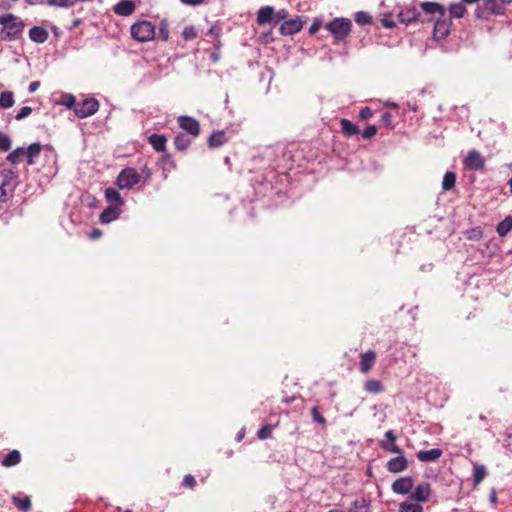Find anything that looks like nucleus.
Instances as JSON below:
<instances>
[{"label": "nucleus", "mask_w": 512, "mask_h": 512, "mask_svg": "<svg viewBox=\"0 0 512 512\" xmlns=\"http://www.w3.org/2000/svg\"><path fill=\"white\" fill-rule=\"evenodd\" d=\"M288 11L286 9H280L276 13L274 12V23H278L281 20H287L288 18Z\"/></svg>", "instance_id": "nucleus-55"}, {"label": "nucleus", "mask_w": 512, "mask_h": 512, "mask_svg": "<svg viewBox=\"0 0 512 512\" xmlns=\"http://www.w3.org/2000/svg\"><path fill=\"white\" fill-rule=\"evenodd\" d=\"M11 500H12V503L21 512H29L31 510V500L28 496L19 497L17 495H13Z\"/></svg>", "instance_id": "nucleus-29"}, {"label": "nucleus", "mask_w": 512, "mask_h": 512, "mask_svg": "<svg viewBox=\"0 0 512 512\" xmlns=\"http://www.w3.org/2000/svg\"><path fill=\"white\" fill-rule=\"evenodd\" d=\"M365 390L373 394H378L384 391V386L379 380L369 379L365 383Z\"/></svg>", "instance_id": "nucleus-37"}, {"label": "nucleus", "mask_w": 512, "mask_h": 512, "mask_svg": "<svg viewBox=\"0 0 512 512\" xmlns=\"http://www.w3.org/2000/svg\"><path fill=\"white\" fill-rule=\"evenodd\" d=\"M312 417H313V420L317 423H320V424H324L326 422L325 418L320 414L319 410H318V407H313L312 408Z\"/></svg>", "instance_id": "nucleus-56"}, {"label": "nucleus", "mask_w": 512, "mask_h": 512, "mask_svg": "<svg viewBox=\"0 0 512 512\" xmlns=\"http://www.w3.org/2000/svg\"><path fill=\"white\" fill-rule=\"evenodd\" d=\"M373 117V111L370 107H364L359 112V118L363 121L368 120Z\"/></svg>", "instance_id": "nucleus-54"}, {"label": "nucleus", "mask_w": 512, "mask_h": 512, "mask_svg": "<svg viewBox=\"0 0 512 512\" xmlns=\"http://www.w3.org/2000/svg\"><path fill=\"white\" fill-rule=\"evenodd\" d=\"M59 104L60 105H63L65 107H67L68 109H73L75 108L76 106V98L74 95L72 94H63L60 101H59Z\"/></svg>", "instance_id": "nucleus-41"}, {"label": "nucleus", "mask_w": 512, "mask_h": 512, "mask_svg": "<svg viewBox=\"0 0 512 512\" xmlns=\"http://www.w3.org/2000/svg\"><path fill=\"white\" fill-rule=\"evenodd\" d=\"M39 86H40L39 81H33L29 84L28 90L30 93H33L39 88Z\"/></svg>", "instance_id": "nucleus-62"}, {"label": "nucleus", "mask_w": 512, "mask_h": 512, "mask_svg": "<svg viewBox=\"0 0 512 512\" xmlns=\"http://www.w3.org/2000/svg\"><path fill=\"white\" fill-rule=\"evenodd\" d=\"M504 447L512 452V426L507 428L505 439H504Z\"/></svg>", "instance_id": "nucleus-52"}, {"label": "nucleus", "mask_w": 512, "mask_h": 512, "mask_svg": "<svg viewBox=\"0 0 512 512\" xmlns=\"http://www.w3.org/2000/svg\"><path fill=\"white\" fill-rule=\"evenodd\" d=\"M120 207L112 206L105 208L102 213L100 214V221L103 224H107L112 222L113 220L117 219L120 214Z\"/></svg>", "instance_id": "nucleus-23"}, {"label": "nucleus", "mask_w": 512, "mask_h": 512, "mask_svg": "<svg viewBox=\"0 0 512 512\" xmlns=\"http://www.w3.org/2000/svg\"><path fill=\"white\" fill-rule=\"evenodd\" d=\"M355 21L361 26L370 25L373 23L372 16L364 11H359L355 14Z\"/></svg>", "instance_id": "nucleus-39"}, {"label": "nucleus", "mask_w": 512, "mask_h": 512, "mask_svg": "<svg viewBox=\"0 0 512 512\" xmlns=\"http://www.w3.org/2000/svg\"><path fill=\"white\" fill-rule=\"evenodd\" d=\"M419 16L420 13L414 7L402 10L398 15L400 21L405 24H410L414 21H417Z\"/></svg>", "instance_id": "nucleus-25"}, {"label": "nucleus", "mask_w": 512, "mask_h": 512, "mask_svg": "<svg viewBox=\"0 0 512 512\" xmlns=\"http://www.w3.org/2000/svg\"><path fill=\"white\" fill-rule=\"evenodd\" d=\"M99 110V102L95 98H86L76 104L74 113L79 118H86Z\"/></svg>", "instance_id": "nucleus-7"}, {"label": "nucleus", "mask_w": 512, "mask_h": 512, "mask_svg": "<svg viewBox=\"0 0 512 512\" xmlns=\"http://www.w3.org/2000/svg\"><path fill=\"white\" fill-rule=\"evenodd\" d=\"M177 122L179 127L192 138H196L200 134V124L195 118L182 115L178 117Z\"/></svg>", "instance_id": "nucleus-8"}, {"label": "nucleus", "mask_w": 512, "mask_h": 512, "mask_svg": "<svg viewBox=\"0 0 512 512\" xmlns=\"http://www.w3.org/2000/svg\"><path fill=\"white\" fill-rule=\"evenodd\" d=\"M15 103L14 93L12 91H3L0 94V107L3 109L11 108Z\"/></svg>", "instance_id": "nucleus-34"}, {"label": "nucleus", "mask_w": 512, "mask_h": 512, "mask_svg": "<svg viewBox=\"0 0 512 512\" xmlns=\"http://www.w3.org/2000/svg\"><path fill=\"white\" fill-rule=\"evenodd\" d=\"M274 427L272 424L263 425L257 432L258 438L261 440L271 438Z\"/></svg>", "instance_id": "nucleus-42"}, {"label": "nucleus", "mask_w": 512, "mask_h": 512, "mask_svg": "<svg viewBox=\"0 0 512 512\" xmlns=\"http://www.w3.org/2000/svg\"><path fill=\"white\" fill-rule=\"evenodd\" d=\"M45 158L49 162L48 168H47V174L48 175H55L57 173V154L53 149H49L45 152Z\"/></svg>", "instance_id": "nucleus-31"}, {"label": "nucleus", "mask_w": 512, "mask_h": 512, "mask_svg": "<svg viewBox=\"0 0 512 512\" xmlns=\"http://www.w3.org/2000/svg\"><path fill=\"white\" fill-rule=\"evenodd\" d=\"M449 11H450V14L455 17V18H461L465 11H466V8H465V5L460 2V3H453L450 5V8H449Z\"/></svg>", "instance_id": "nucleus-40"}, {"label": "nucleus", "mask_w": 512, "mask_h": 512, "mask_svg": "<svg viewBox=\"0 0 512 512\" xmlns=\"http://www.w3.org/2000/svg\"><path fill=\"white\" fill-rule=\"evenodd\" d=\"M274 21V8L272 6L261 7L257 11L256 22L262 26Z\"/></svg>", "instance_id": "nucleus-14"}, {"label": "nucleus", "mask_w": 512, "mask_h": 512, "mask_svg": "<svg viewBox=\"0 0 512 512\" xmlns=\"http://www.w3.org/2000/svg\"><path fill=\"white\" fill-rule=\"evenodd\" d=\"M158 35L162 41L166 42L169 39L168 23L164 20L160 22Z\"/></svg>", "instance_id": "nucleus-47"}, {"label": "nucleus", "mask_w": 512, "mask_h": 512, "mask_svg": "<svg viewBox=\"0 0 512 512\" xmlns=\"http://www.w3.org/2000/svg\"><path fill=\"white\" fill-rule=\"evenodd\" d=\"M456 182V174L451 171H447L444 174L443 181H442V188L445 191L451 190Z\"/></svg>", "instance_id": "nucleus-38"}, {"label": "nucleus", "mask_w": 512, "mask_h": 512, "mask_svg": "<svg viewBox=\"0 0 512 512\" xmlns=\"http://www.w3.org/2000/svg\"><path fill=\"white\" fill-rule=\"evenodd\" d=\"M465 234L469 240H480L483 236V231L480 227H473L468 229Z\"/></svg>", "instance_id": "nucleus-44"}, {"label": "nucleus", "mask_w": 512, "mask_h": 512, "mask_svg": "<svg viewBox=\"0 0 512 512\" xmlns=\"http://www.w3.org/2000/svg\"><path fill=\"white\" fill-rule=\"evenodd\" d=\"M21 461V454L18 450H12L1 460L4 467H12L19 464Z\"/></svg>", "instance_id": "nucleus-30"}, {"label": "nucleus", "mask_w": 512, "mask_h": 512, "mask_svg": "<svg viewBox=\"0 0 512 512\" xmlns=\"http://www.w3.org/2000/svg\"><path fill=\"white\" fill-rule=\"evenodd\" d=\"M377 133V128L375 125H369L362 131V136L365 139H370L374 137Z\"/></svg>", "instance_id": "nucleus-53"}, {"label": "nucleus", "mask_w": 512, "mask_h": 512, "mask_svg": "<svg viewBox=\"0 0 512 512\" xmlns=\"http://www.w3.org/2000/svg\"><path fill=\"white\" fill-rule=\"evenodd\" d=\"M31 113H32V108L29 106H24L19 109V111L15 115V119L22 120V119L28 117Z\"/></svg>", "instance_id": "nucleus-50"}, {"label": "nucleus", "mask_w": 512, "mask_h": 512, "mask_svg": "<svg viewBox=\"0 0 512 512\" xmlns=\"http://www.w3.org/2000/svg\"><path fill=\"white\" fill-rule=\"evenodd\" d=\"M443 454L440 448H433L430 450H420L417 452L416 457L421 462H434L438 460Z\"/></svg>", "instance_id": "nucleus-16"}, {"label": "nucleus", "mask_w": 512, "mask_h": 512, "mask_svg": "<svg viewBox=\"0 0 512 512\" xmlns=\"http://www.w3.org/2000/svg\"><path fill=\"white\" fill-rule=\"evenodd\" d=\"M141 180V175L135 168L127 167L123 169L117 177V185L121 189H130L138 184Z\"/></svg>", "instance_id": "nucleus-5"}, {"label": "nucleus", "mask_w": 512, "mask_h": 512, "mask_svg": "<svg viewBox=\"0 0 512 512\" xmlns=\"http://www.w3.org/2000/svg\"><path fill=\"white\" fill-rule=\"evenodd\" d=\"M192 143V137H190L187 134L179 133L174 138V145L177 150L179 151H185L189 148V146Z\"/></svg>", "instance_id": "nucleus-28"}, {"label": "nucleus", "mask_w": 512, "mask_h": 512, "mask_svg": "<svg viewBox=\"0 0 512 512\" xmlns=\"http://www.w3.org/2000/svg\"><path fill=\"white\" fill-rule=\"evenodd\" d=\"M413 486L414 481L412 477L407 476L396 479L392 483L391 488L394 493L404 495L409 493L412 490Z\"/></svg>", "instance_id": "nucleus-11"}, {"label": "nucleus", "mask_w": 512, "mask_h": 512, "mask_svg": "<svg viewBox=\"0 0 512 512\" xmlns=\"http://www.w3.org/2000/svg\"><path fill=\"white\" fill-rule=\"evenodd\" d=\"M381 447L388 452L395 453V454H402V450L399 448V446L395 442H381Z\"/></svg>", "instance_id": "nucleus-48"}, {"label": "nucleus", "mask_w": 512, "mask_h": 512, "mask_svg": "<svg viewBox=\"0 0 512 512\" xmlns=\"http://www.w3.org/2000/svg\"><path fill=\"white\" fill-rule=\"evenodd\" d=\"M382 23H383V26L386 28H392L395 26V24L389 20H383Z\"/></svg>", "instance_id": "nucleus-64"}, {"label": "nucleus", "mask_w": 512, "mask_h": 512, "mask_svg": "<svg viewBox=\"0 0 512 512\" xmlns=\"http://www.w3.org/2000/svg\"><path fill=\"white\" fill-rule=\"evenodd\" d=\"M183 4L189 6H198L205 2V0H180Z\"/></svg>", "instance_id": "nucleus-60"}, {"label": "nucleus", "mask_w": 512, "mask_h": 512, "mask_svg": "<svg viewBox=\"0 0 512 512\" xmlns=\"http://www.w3.org/2000/svg\"><path fill=\"white\" fill-rule=\"evenodd\" d=\"M136 6L132 0H122L114 7V12L120 16H129L134 13Z\"/></svg>", "instance_id": "nucleus-18"}, {"label": "nucleus", "mask_w": 512, "mask_h": 512, "mask_svg": "<svg viewBox=\"0 0 512 512\" xmlns=\"http://www.w3.org/2000/svg\"><path fill=\"white\" fill-rule=\"evenodd\" d=\"M76 2L77 0H47L48 4L60 7H70L73 6Z\"/></svg>", "instance_id": "nucleus-49"}, {"label": "nucleus", "mask_w": 512, "mask_h": 512, "mask_svg": "<svg viewBox=\"0 0 512 512\" xmlns=\"http://www.w3.org/2000/svg\"><path fill=\"white\" fill-rule=\"evenodd\" d=\"M352 22L348 18L338 17L325 25L336 41L345 40L351 33Z\"/></svg>", "instance_id": "nucleus-3"}, {"label": "nucleus", "mask_w": 512, "mask_h": 512, "mask_svg": "<svg viewBox=\"0 0 512 512\" xmlns=\"http://www.w3.org/2000/svg\"><path fill=\"white\" fill-rule=\"evenodd\" d=\"M347 512H371V501L366 497L353 500Z\"/></svg>", "instance_id": "nucleus-15"}, {"label": "nucleus", "mask_w": 512, "mask_h": 512, "mask_svg": "<svg viewBox=\"0 0 512 512\" xmlns=\"http://www.w3.org/2000/svg\"><path fill=\"white\" fill-rule=\"evenodd\" d=\"M48 37V31L42 26H33L29 30V38L35 43H44Z\"/></svg>", "instance_id": "nucleus-19"}, {"label": "nucleus", "mask_w": 512, "mask_h": 512, "mask_svg": "<svg viewBox=\"0 0 512 512\" xmlns=\"http://www.w3.org/2000/svg\"><path fill=\"white\" fill-rule=\"evenodd\" d=\"M321 26H322V20L319 18H315L309 28V33L315 34L316 32H318V30L320 29Z\"/></svg>", "instance_id": "nucleus-57"}, {"label": "nucleus", "mask_w": 512, "mask_h": 512, "mask_svg": "<svg viewBox=\"0 0 512 512\" xmlns=\"http://www.w3.org/2000/svg\"><path fill=\"white\" fill-rule=\"evenodd\" d=\"M162 162L164 164H173L172 157L169 154H165L162 156Z\"/></svg>", "instance_id": "nucleus-63"}, {"label": "nucleus", "mask_w": 512, "mask_h": 512, "mask_svg": "<svg viewBox=\"0 0 512 512\" xmlns=\"http://www.w3.org/2000/svg\"><path fill=\"white\" fill-rule=\"evenodd\" d=\"M392 114L390 112H384L381 115L380 122L386 126H391L392 123Z\"/></svg>", "instance_id": "nucleus-58"}, {"label": "nucleus", "mask_w": 512, "mask_h": 512, "mask_svg": "<svg viewBox=\"0 0 512 512\" xmlns=\"http://www.w3.org/2000/svg\"><path fill=\"white\" fill-rule=\"evenodd\" d=\"M148 143L157 152H164L166 150L167 138L165 135L153 133L148 137Z\"/></svg>", "instance_id": "nucleus-20"}, {"label": "nucleus", "mask_w": 512, "mask_h": 512, "mask_svg": "<svg viewBox=\"0 0 512 512\" xmlns=\"http://www.w3.org/2000/svg\"><path fill=\"white\" fill-rule=\"evenodd\" d=\"M448 34H449V24H447L444 20L440 21L438 19L434 25V35L439 38H444Z\"/></svg>", "instance_id": "nucleus-36"}, {"label": "nucleus", "mask_w": 512, "mask_h": 512, "mask_svg": "<svg viewBox=\"0 0 512 512\" xmlns=\"http://www.w3.org/2000/svg\"><path fill=\"white\" fill-rule=\"evenodd\" d=\"M221 33H222L221 27L216 25V24H214L208 30L207 35L211 36L215 40H218L220 35H221Z\"/></svg>", "instance_id": "nucleus-51"}, {"label": "nucleus", "mask_w": 512, "mask_h": 512, "mask_svg": "<svg viewBox=\"0 0 512 512\" xmlns=\"http://www.w3.org/2000/svg\"><path fill=\"white\" fill-rule=\"evenodd\" d=\"M385 437H386V439H387V441H388L387 443H389V442H395V441H396V439H397V436H396V434L394 433V431H393V430H388V431L385 433Z\"/></svg>", "instance_id": "nucleus-61"}, {"label": "nucleus", "mask_w": 512, "mask_h": 512, "mask_svg": "<svg viewBox=\"0 0 512 512\" xmlns=\"http://www.w3.org/2000/svg\"><path fill=\"white\" fill-rule=\"evenodd\" d=\"M340 127L342 133L347 137H352L360 133L358 126L345 118L340 120Z\"/></svg>", "instance_id": "nucleus-24"}, {"label": "nucleus", "mask_w": 512, "mask_h": 512, "mask_svg": "<svg viewBox=\"0 0 512 512\" xmlns=\"http://www.w3.org/2000/svg\"><path fill=\"white\" fill-rule=\"evenodd\" d=\"M303 28V22L300 17H295L293 19H287L285 20L280 28L279 31L284 36H291L301 31Z\"/></svg>", "instance_id": "nucleus-10"}, {"label": "nucleus", "mask_w": 512, "mask_h": 512, "mask_svg": "<svg viewBox=\"0 0 512 512\" xmlns=\"http://www.w3.org/2000/svg\"><path fill=\"white\" fill-rule=\"evenodd\" d=\"M105 198L107 202L116 207H120L123 204V199L115 188L109 187L105 190Z\"/></svg>", "instance_id": "nucleus-26"}, {"label": "nucleus", "mask_w": 512, "mask_h": 512, "mask_svg": "<svg viewBox=\"0 0 512 512\" xmlns=\"http://www.w3.org/2000/svg\"><path fill=\"white\" fill-rule=\"evenodd\" d=\"M420 7L425 13L433 16L438 15L439 17H443L445 14L444 7L436 2H421Z\"/></svg>", "instance_id": "nucleus-21"}, {"label": "nucleus", "mask_w": 512, "mask_h": 512, "mask_svg": "<svg viewBox=\"0 0 512 512\" xmlns=\"http://www.w3.org/2000/svg\"><path fill=\"white\" fill-rule=\"evenodd\" d=\"M17 174L10 169L0 171V202H7L14 194L18 184Z\"/></svg>", "instance_id": "nucleus-2"}, {"label": "nucleus", "mask_w": 512, "mask_h": 512, "mask_svg": "<svg viewBox=\"0 0 512 512\" xmlns=\"http://www.w3.org/2000/svg\"><path fill=\"white\" fill-rule=\"evenodd\" d=\"M183 485L193 488L196 485V480L192 475H186L183 479Z\"/></svg>", "instance_id": "nucleus-59"}, {"label": "nucleus", "mask_w": 512, "mask_h": 512, "mask_svg": "<svg viewBox=\"0 0 512 512\" xmlns=\"http://www.w3.org/2000/svg\"><path fill=\"white\" fill-rule=\"evenodd\" d=\"M485 475H486L485 467L484 466H476L474 468V472H473L474 483L479 484L485 478Z\"/></svg>", "instance_id": "nucleus-46"}, {"label": "nucleus", "mask_w": 512, "mask_h": 512, "mask_svg": "<svg viewBox=\"0 0 512 512\" xmlns=\"http://www.w3.org/2000/svg\"><path fill=\"white\" fill-rule=\"evenodd\" d=\"M227 141L228 138L225 131L217 130L210 135L208 139V145L210 148H218L224 145Z\"/></svg>", "instance_id": "nucleus-22"}, {"label": "nucleus", "mask_w": 512, "mask_h": 512, "mask_svg": "<svg viewBox=\"0 0 512 512\" xmlns=\"http://www.w3.org/2000/svg\"><path fill=\"white\" fill-rule=\"evenodd\" d=\"M11 149V138L0 131V151L7 152Z\"/></svg>", "instance_id": "nucleus-45"}, {"label": "nucleus", "mask_w": 512, "mask_h": 512, "mask_svg": "<svg viewBox=\"0 0 512 512\" xmlns=\"http://www.w3.org/2000/svg\"><path fill=\"white\" fill-rule=\"evenodd\" d=\"M408 467L407 459L402 455H398L395 458L390 459L387 464L386 468L391 473H400L404 470H406Z\"/></svg>", "instance_id": "nucleus-12"}, {"label": "nucleus", "mask_w": 512, "mask_h": 512, "mask_svg": "<svg viewBox=\"0 0 512 512\" xmlns=\"http://www.w3.org/2000/svg\"><path fill=\"white\" fill-rule=\"evenodd\" d=\"M182 36L185 40L189 41V40H193V39L197 38L198 33H197L196 28L193 25H189V26L184 27V29L182 31Z\"/></svg>", "instance_id": "nucleus-43"}, {"label": "nucleus", "mask_w": 512, "mask_h": 512, "mask_svg": "<svg viewBox=\"0 0 512 512\" xmlns=\"http://www.w3.org/2000/svg\"><path fill=\"white\" fill-rule=\"evenodd\" d=\"M42 146L40 143H32L25 149V158L28 165L35 163V158L39 156Z\"/></svg>", "instance_id": "nucleus-27"}, {"label": "nucleus", "mask_w": 512, "mask_h": 512, "mask_svg": "<svg viewBox=\"0 0 512 512\" xmlns=\"http://www.w3.org/2000/svg\"><path fill=\"white\" fill-rule=\"evenodd\" d=\"M464 164L470 170L479 171L484 169L485 160L477 150H471L465 157Z\"/></svg>", "instance_id": "nucleus-9"}, {"label": "nucleus", "mask_w": 512, "mask_h": 512, "mask_svg": "<svg viewBox=\"0 0 512 512\" xmlns=\"http://www.w3.org/2000/svg\"><path fill=\"white\" fill-rule=\"evenodd\" d=\"M512 230V215H508L496 227L499 236H505Z\"/></svg>", "instance_id": "nucleus-33"}, {"label": "nucleus", "mask_w": 512, "mask_h": 512, "mask_svg": "<svg viewBox=\"0 0 512 512\" xmlns=\"http://www.w3.org/2000/svg\"><path fill=\"white\" fill-rule=\"evenodd\" d=\"M503 4L499 0H484L482 6L476 9V16L478 18H488L490 15L502 14Z\"/></svg>", "instance_id": "nucleus-6"}, {"label": "nucleus", "mask_w": 512, "mask_h": 512, "mask_svg": "<svg viewBox=\"0 0 512 512\" xmlns=\"http://www.w3.org/2000/svg\"><path fill=\"white\" fill-rule=\"evenodd\" d=\"M0 24L3 26V40L13 41L20 38L24 29V23L11 13L0 15Z\"/></svg>", "instance_id": "nucleus-1"}, {"label": "nucleus", "mask_w": 512, "mask_h": 512, "mask_svg": "<svg viewBox=\"0 0 512 512\" xmlns=\"http://www.w3.org/2000/svg\"><path fill=\"white\" fill-rule=\"evenodd\" d=\"M399 512H423V507L418 502L406 500L399 505Z\"/></svg>", "instance_id": "nucleus-32"}, {"label": "nucleus", "mask_w": 512, "mask_h": 512, "mask_svg": "<svg viewBox=\"0 0 512 512\" xmlns=\"http://www.w3.org/2000/svg\"><path fill=\"white\" fill-rule=\"evenodd\" d=\"M376 360V353L373 350L361 354L360 360V371L362 373H368L373 367Z\"/></svg>", "instance_id": "nucleus-17"}, {"label": "nucleus", "mask_w": 512, "mask_h": 512, "mask_svg": "<svg viewBox=\"0 0 512 512\" xmlns=\"http://www.w3.org/2000/svg\"><path fill=\"white\" fill-rule=\"evenodd\" d=\"M25 158V148L18 147L7 156V161L11 164H19Z\"/></svg>", "instance_id": "nucleus-35"}, {"label": "nucleus", "mask_w": 512, "mask_h": 512, "mask_svg": "<svg viewBox=\"0 0 512 512\" xmlns=\"http://www.w3.org/2000/svg\"><path fill=\"white\" fill-rule=\"evenodd\" d=\"M155 26L147 20H140L131 25L130 33L138 42H148L155 37Z\"/></svg>", "instance_id": "nucleus-4"}, {"label": "nucleus", "mask_w": 512, "mask_h": 512, "mask_svg": "<svg viewBox=\"0 0 512 512\" xmlns=\"http://www.w3.org/2000/svg\"><path fill=\"white\" fill-rule=\"evenodd\" d=\"M431 496V485L429 483H422L414 489L411 498L418 503L426 502Z\"/></svg>", "instance_id": "nucleus-13"}]
</instances>
